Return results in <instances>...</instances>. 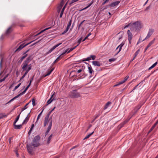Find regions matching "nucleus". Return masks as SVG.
<instances>
[{
	"instance_id": "1",
	"label": "nucleus",
	"mask_w": 158,
	"mask_h": 158,
	"mask_svg": "<svg viewBox=\"0 0 158 158\" xmlns=\"http://www.w3.org/2000/svg\"><path fill=\"white\" fill-rule=\"evenodd\" d=\"M40 138L39 135L36 136L34 138L32 143L29 145H27L28 152L29 154H32L35 148L38 147L40 145Z\"/></svg>"
},
{
	"instance_id": "2",
	"label": "nucleus",
	"mask_w": 158,
	"mask_h": 158,
	"mask_svg": "<svg viewBox=\"0 0 158 158\" xmlns=\"http://www.w3.org/2000/svg\"><path fill=\"white\" fill-rule=\"evenodd\" d=\"M30 57L27 58L22 64V69L23 71H25V73L27 74L28 72L31 69V64L28 65L31 61Z\"/></svg>"
},
{
	"instance_id": "3",
	"label": "nucleus",
	"mask_w": 158,
	"mask_h": 158,
	"mask_svg": "<svg viewBox=\"0 0 158 158\" xmlns=\"http://www.w3.org/2000/svg\"><path fill=\"white\" fill-rule=\"evenodd\" d=\"M30 57L27 58L22 64V69L23 71H25V73L27 74L28 72L31 69V64L28 65L31 61Z\"/></svg>"
},
{
	"instance_id": "4",
	"label": "nucleus",
	"mask_w": 158,
	"mask_h": 158,
	"mask_svg": "<svg viewBox=\"0 0 158 158\" xmlns=\"http://www.w3.org/2000/svg\"><path fill=\"white\" fill-rule=\"evenodd\" d=\"M142 27L140 22L137 21L131 24L130 27L131 31H136L139 30Z\"/></svg>"
},
{
	"instance_id": "5",
	"label": "nucleus",
	"mask_w": 158,
	"mask_h": 158,
	"mask_svg": "<svg viewBox=\"0 0 158 158\" xmlns=\"http://www.w3.org/2000/svg\"><path fill=\"white\" fill-rule=\"evenodd\" d=\"M52 123V117H45L44 118V126L45 127L48 125V128H51Z\"/></svg>"
},
{
	"instance_id": "6",
	"label": "nucleus",
	"mask_w": 158,
	"mask_h": 158,
	"mask_svg": "<svg viewBox=\"0 0 158 158\" xmlns=\"http://www.w3.org/2000/svg\"><path fill=\"white\" fill-rule=\"evenodd\" d=\"M77 89L72 90L69 93V96L72 98H77L81 96L79 93L77 92Z\"/></svg>"
},
{
	"instance_id": "7",
	"label": "nucleus",
	"mask_w": 158,
	"mask_h": 158,
	"mask_svg": "<svg viewBox=\"0 0 158 158\" xmlns=\"http://www.w3.org/2000/svg\"><path fill=\"white\" fill-rule=\"evenodd\" d=\"M28 88H29V87H26V88L24 90L23 92H22V93H20V94H19L18 95H17L16 96L14 97V98H13L11 99L9 101V102H12V101H14L15 99L19 97L20 96L23 95V94H24L26 92L27 90V89H28Z\"/></svg>"
},
{
	"instance_id": "8",
	"label": "nucleus",
	"mask_w": 158,
	"mask_h": 158,
	"mask_svg": "<svg viewBox=\"0 0 158 158\" xmlns=\"http://www.w3.org/2000/svg\"><path fill=\"white\" fill-rule=\"evenodd\" d=\"M28 88H29V87H26V88L24 90L23 92H22V93H20V94H19L18 95H17L16 96L14 97V98H13L11 99L9 101V102H12V101H14L15 99L19 97L20 96L23 95V94H24L26 92L27 90V89H28Z\"/></svg>"
},
{
	"instance_id": "9",
	"label": "nucleus",
	"mask_w": 158,
	"mask_h": 158,
	"mask_svg": "<svg viewBox=\"0 0 158 158\" xmlns=\"http://www.w3.org/2000/svg\"><path fill=\"white\" fill-rule=\"evenodd\" d=\"M128 34V40L129 41V44H131V40L132 38L133 35L131 32L130 30H128L127 31Z\"/></svg>"
},
{
	"instance_id": "10",
	"label": "nucleus",
	"mask_w": 158,
	"mask_h": 158,
	"mask_svg": "<svg viewBox=\"0 0 158 158\" xmlns=\"http://www.w3.org/2000/svg\"><path fill=\"white\" fill-rule=\"evenodd\" d=\"M154 32V29H149L148 30V33L147 34V36L145 37L144 40H146L149 38L152 35Z\"/></svg>"
},
{
	"instance_id": "11",
	"label": "nucleus",
	"mask_w": 158,
	"mask_h": 158,
	"mask_svg": "<svg viewBox=\"0 0 158 158\" xmlns=\"http://www.w3.org/2000/svg\"><path fill=\"white\" fill-rule=\"evenodd\" d=\"M140 108V107L139 106H137L135 107L134 109L131 113V118L135 114Z\"/></svg>"
},
{
	"instance_id": "12",
	"label": "nucleus",
	"mask_w": 158,
	"mask_h": 158,
	"mask_svg": "<svg viewBox=\"0 0 158 158\" xmlns=\"http://www.w3.org/2000/svg\"><path fill=\"white\" fill-rule=\"evenodd\" d=\"M128 78H129V76H126L124 78V79L123 80H121L120 82H119L118 83L114 85V87H116V86L119 85H121V84H123L127 80V79H128Z\"/></svg>"
},
{
	"instance_id": "13",
	"label": "nucleus",
	"mask_w": 158,
	"mask_h": 158,
	"mask_svg": "<svg viewBox=\"0 0 158 158\" xmlns=\"http://www.w3.org/2000/svg\"><path fill=\"white\" fill-rule=\"evenodd\" d=\"M31 42H30L28 43L27 44H21L19 47L16 50L15 52L16 51H19L21 50L23 48L26 46L28 45L29 44H30Z\"/></svg>"
},
{
	"instance_id": "14",
	"label": "nucleus",
	"mask_w": 158,
	"mask_h": 158,
	"mask_svg": "<svg viewBox=\"0 0 158 158\" xmlns=\"http://www.w3.org/2000/svg\"><path fill=\"white\" fill-rule=\"evenodd\" d=\"M30 112L29 113V114H27V116L26 117L25 119L23 121V122L22 123V125H23L24 124H26L27 123L28 121L29 118L30 117Z\"/></svg>"
},
{
	"instance_id": "15",
	"label": "nucleus",
	"mask_w": 158,
	"mask_h": 158,
	"mask_svg": "<svg viewBox=\"0 0 158 158\" xmlns=\"http://www.w3.org/2000/svg\"><path fill=\"white\" fill-rule=\"evenodd\" d=\"M61 44V43H60L54 46L48 52L47 54H48L51 52L55 49L60 45Z\"/></svg>"
},
{
	"instance_id": "16",
	"label": "nucleus",
	"mask_w": 158,
	"mask_h": 158,
	"mask_svg": "<svg viewBox=\"0 0 158 158\" xmlns=\"http://www.w3.org/2000/svg\"><path fill=\"white\" fill-rule=\"evenodd\" d=\"M92 63V64L94 66H100L101 64V63L98 61H93Z\"/></svg>"
},
{
	"instance_id": "17",
	"label": "nucleus",
	"mask_w": 158,
	"mask_h": 158,
	"mask_svg": "<svg viewBox=\"0 0 158 158\" xmlns=\"http://www.w3.org/2000/svg\"><path fill=\"white\" fill-rule=\"evenodd\" d=\"M120 3V1H116V2H113L111 3L110 5V6L111 7H114L115 6L117 5L119 3Z\"/></svg>"
},
{
	"instance_id": "18",
	"label": "nucleus",
	"mask_w": 158,
	"mask_h": 158,
	"mask_svg": "<svg viewBox=\"0 0 158 158\" xmlns=\"http://www.w3.org/2000/svg\"><path fill=\"white\" fill-rule=\"evenodd\" d=\"M88 69L89 72V73L91 74V75L93 73H94V71L93 70L91 66L89 64V66H88Z\"/></svg>"
},
{
	"instance_id": "19",
	"label": "nucleus",
	"mask_w": 158,
	"mask_h": 158,
	"mask_svg": "<svg viewBox=\"0 0 158 158\" xmlns=\"http://www.w3.org/2000/svg\"><path fill=\"white\" fill-rule=\"evenodd\" d=\"M158 123V120L152 126V127L150 129V130L148 133H150V132H151L152 131V130L154 129V128L156 126L157 124Z\"/></svg>"
},
{
	"instance_id": "20",
	"label": "nucleus",
	"mask_w": 158,
	"mask_h": 158,
	"mask_svg": "<svg viewBox=\"0 0 158 158\" xmlns=\"http://www.w3.org/2000/svg\"><path fill=\"white\" fill-rule=\"evenodd\" d=\"M22 125H16L14 123V128L15 129H20L22 127Z\"/></svg>"
},
{
	"instance_id": "21",
	"label": "nucleus",
	"mask_w": 158,
	"mask_h": 158,
	"mask_svg": "<svg viewBox=\"0 0 158 158\" xmlns=\"http://www.w3.org/2000/svg\"><path fill=\"white\" fill-rule=\"evenodd\" d=\"M139 52V50H138L137 51H136L135 52V53L134 55V57L131 60V61H133L135 58L136 56H137V55L138 54Z\"/></svg>"
},
{
	"instance_id": "22",
	"label": "nucleus",
	"mask_w": 158,
	"mask_h": 158,
	"mask_svg": "<svg viewBox=\"0 0 158 158\" xmlns=\"http://www.w3.org/2000/svg\"><path fill=\"white\" fill-rule=\"evenodd\" d=\"M156 40V39L154 38L153 39L150 41L148 45V47H150L154 43Z\"/></svg>"
},
{
	"instance_id": "23",
	"label": "nucleus",
	"mask_w": 158,
	"mask_h": 158,
	"mask_svg": "<svg viewBox=\"0 0 158 158\" xmlns=\"http://www.w3.org/2000/svg\"><path fill=\"white\" fill-rule=\"evenodd\" d=\"M111 104V102H108L105 105V106L104 107V109H106Z\"/></svg>"
},
{
	"instance_id": "24",
	"label": "nucleus",
	"mask_w": 158,
	"mask_h": 158,
	"mask_svg": "<svg viewBox=\"0 0 158 158\" xmlns=\"http://www.w3.org/2000/svg\"><path fill=\"white\" fill-rule=\"evenodd\" d=\"M12 31V27H9L6 31V34H8L10 33Z\"/></svg>"
},
{
	"instance_id": "25",
	"label": "nucleus",
	"mask_w": 158,
	"mask_h": 158,
	"mask_svg": "<svg viewBox=\"0 0 158 158\" xmlns=\"http://www.w3.org/2000/svg\"><path fill=\"white\" fill-rule=\"evenodd\" d=\"M157 64V62H156L155 63H154L152 66H151L150 67L148 68V70H150L154 67Z\"/></svg>"
},
{
	"instance_id": "26",
	"label": "nucleus",
	"mask_w": 158,
	"mask_h": 158,
	"mask_svg": "<svg viewBox=\"0 0 158 158\" xmlns=\"http://www.w3.org/2000/svg\"><path fill=\"white\" fill-rule=\"evenodd\" d=\"M52 135H50V136L48 137V140H47V143L49 144L50 143V140L51 139H52Z\"/></svg>"
},
{
	"instance_id": "27",
	"label": "nucleus",
	"mask_w": 158,
	"mask_h": 158,
	"mask_svg": "<svg viewBox=\"0 0 158 158\" xmlns=\"http://www.w3.org/2000/svg\"><path fill=\"white\" fill-rule=\"evenodd\" d=\"M53 95V94L51 96V97L48 100V101L47 103H48L47 105H48L49 104H50L53 100V99H52V98Z\"/></svg>"
},
{
	"instance_id": "28",
	"label": "nucleus",
	"mask_w": 158,
	"mask_h": 158,
	"mask_svg": "<svg viewBox=\"0 0 158 158\" xmlns=\"http://www.w3.org/2000/svg\"><path fill=\"white\" fill-rule=\"evenodd\" d=\"M124 45V44H123L122 43L120 44L119 45L118 47L116 49L119 48V51L118 52H119L122 49V47H123V45Z\"/></svg>"
},
{
	"instance_id": "29",
	"label": "nucleus",
	"mask_w": 158,
	"mask_h": 158,
	"mask_svg": "<svg viewBox=\"0 0 158 158\" xmlns=\"http://www.w3.org/2000/svg\"><path fill=\"white\" fill-rule=\"evenodd\" d=\"M94 131L92 132L91 133L87 135V136H86L85 137L84 139V140H85L86 139H88L89 138L91 135H92L94 133Z\"/></svg>"
},
{
	"instance_id": "30",
	"label": "nucleus",
	"mask_w": 158,
	"mask_h": 158,
	"mask_svg": "<svg viewBox=\"0 0 158 158\" xmlns=\"http://www.w3.org/2000/svg\"><path fill=\"white\" fill-rule=\"evenodd\" d=\"M43 110H42V111L38 115V116H37V120H36V123L37 122V121L40 119V117L41 116V115L42 114V112H43Z\"/></svg>"
},
{
	"instance_id": "31",
	"label": "nucleus",
	"mask_w": 158,
	"mask_h": 158,
	"mask_svg": "<svg viewBox=\"0 0 158 158\" xmlns=\"http://www.w3.org/2000/svg\"><path fill=\"white\" fill-rule=\"evenodd\" d=\"M29 102L27 103L24 106V107L22 109V111H23L27 108V106L29 104Z\"/></svg>"
},
{
	"instance_id": "32",
	"label": "nucleus",
	"mask_w": 158,
	"mask_h": 158,
	"mask_svg": "<svg viewBox=\"0 0 158 158\" xmlns=\"http://www.w3.org/2000/svg\"><path fill=\"white\" fill-rule=\"evenodd\" d=\"M54 69V68H52L50 70H48L47 73V75L49 76L50 75L51 73L53 71Z\"/></svg>"
},
{
	"instance_id": "33",
	"label": "nucleus",
	"mask_w": 158,
	"mask_h": 158,
	"mask_svg": "<svg viewBox=\"0 0 158 158\" xmlns=\"http://www.w3.org/2000/svg\"><path fill=\"white\" fill-rule=\"evenodd\" d=\"M61 57V56H59L54 61L53 63L54 64L56 62L60 60V58Z\"/></svg>"
},
{
	"instance_id": "34",
	"label": "nucleus",
	"mask_w": 158,
	"mask_h": 158,
	"mask_svg": "<svg viewBox=\"0 0 158 158\" xmlns=\"http://www.w3.org/2000/svg\"><path fill=\"white\" fill-rule=\"evenodd\" d=\"M19 116H20V114H19V115H18L17 116L15 120V121L14 122V123L16 124V123L18 121V120L19 118Z\"/></svg>"
},
{
	"instance_id": "35",
	"label": "nucleus",
	"mask_w": 158,
	"mask_h": 158,
	"mask_svg": "<svg viewBox=\"0 0 158 158\" xmlns=\"http://www.w3.org/2000/svg\"><path fill=\"white\" fill-rule=\"evenodd\" d=\"M51 28V27H48V28H47L45 29H44V30L41 31L40 33H39L37 35H38L40 34L41 33L43 32H44V31L46 30H48L50 28Z\"/></svg>"
},
{
	"instance_id": "36",
	"label": "nucleus",
	"mask_w": 158,
	"mask_h": 158,
	"mask_svg": "<svg viewBox=\"0 0 158 158\" xmlns=\"http://www.w3.org/2000/svg\"><path fill=\"white\" fill-rule=\"evenodd\" d=\"M53 20H50L49 21V23H48L49 26H51L53 25Z\"/></svg>"
},
{
	"instance_id": "37",
	"label": "nucleus",
	"mask_w": 158,
	"mask_h": 158,
	"mask_svg": "<svg viewBox=\"0 0 158 158\" xmlns=\"http://www.w3.org/2000/svg\"><path fill=\"white\" fill-rule=\"evenodd\" d=\"M144 40V39L143 40H142L141 39V37H140V38H139V40L138 41V42H137V45H138L139 43H140L142 41H143L144 40Z\"/></svg>"
},
{
	"instance_id": "38",
	"label": "nucleus",
	"mask_w": 158,
	"mask_h": 158,
	"mask_svg": "<svg viewBox=\"0 0 158 158\" xmlns=\"http://www.w3.org/2000/svg\"><path fill=\"white\" fill-rule=\"evenodd\" d=\"M69 29L68 28H66V29L64 31V32L62 33V35L66 33Z\"/></svg>"
},
{
	"instance_id": "39",
	"label": "nucleus",
	"mask_w": 158,
	"mask_h": 158,
	"mask_svg": "<svg viewBox=\"0 0 158 158\" xmlns=\"http://www.w3.org/2000/svg\"><path fill=\"white\" fill-rule=\"evenodd\" d=\"M51 128H48L47 129V131L45 132V135H46L47 134H48V132L50 131Z\"/></svg>"
},
{
	"instance_id": "40",
	"label": "nucleus",
	"mask_w": 158,
	"mask_h": 158,
	"mask_svg": "<svg viewBox=\"0 0 158 158\" xmlns=\"http://www.w3.org/2000/svg\"><path fill=\"white\" fill-rule=\"evenodd\" d=\"M82 40V38L81 37L80 39L78 40L77 43H78V44L77 45V46H78L81 43V41Z\"/></svg>"
},
{
	"instance_id": "41",
	"label": "nucleus",
	"mask_w": 158,
	"mask_h": 158,
	"mask_svg": "<svg viewBox=\"0 0 158 158\" xmlns=\"http://www.w3.org/2000/svg\"><path fill=\"white\" fill-rule=\"evenodd\" d=\"M85 20H84L83 21H82L80 23V24L79 25H78V29H80L81 26V25L83 24V23L85 21Z\"/></svg>"
},
{
	"instance_id": "42",
	"label": "nucleus",
	"mask_w": 158,
	"mask_h": 158,
	"mask_svg": "<svg viewBox=\"0 0 158 158\" xmlns=\"http://www.w3.org/2000/svg\"><path fill=\"white\" fill-rule=\"evenodd\" d=\"M52 112V110L48 112V113L46 115V117H49L50 115V114H51V113Z\"/></svg>"
},
{
	"instance_id": "43",
	"label": "nucleus",
	"mask_w": 158,
	"mask_h": 158,
	"mask_svg": "<svg viewBox=\"0 0 158 158\" xmlns=\"http://www.w3.org/2000/svg\"><path fill=\"white\" fill-rule=\"evenodd\" d=\"M93 3V1H92L91 2V3L89 4L86 7V8H89V7Z\"/></svg>"
},
{
	"instance_id": "44",
	"label": "nucleus",
	"mask_w": 158,
	"mask_h": 158,
	"mask_svg": "<svg viewBox=\"0 0 158 158\" xmlns=\"http://www.w3.org/2000/svg\"><path fill=\"white\" fill-rule=\"evenodd\" d=\"M90 56L91 59L92 58L93 60H95L96 58V56L94 55H91Z\"/></svg>"
},
{
	"instance_id": "45",
	"label": "nucleus",
	"mask_w": 158,
	"mask_h": 158,
	"mask_svg": "<svg viewBox=\"0 0 158 158\" xmlns=\"http://www.w3.org/2000/svg\"><path fill=\"white\" fill-rule=\"evenodd\" d=\"M91 60L90 56L89 57H88L83 61H89Z\"/></svg>"
},
{
	"instance_id": "46",
	"label": "nucleus",
	"mask_w": 158,
	"mask_h": 158,
	"mask_svg": "<svg viewBox=\"0 0 158 158\" xmlns=\"http://www.w3.org/2000/svg\"><path fill=\"white\" fill-rule=\"evenodd\" d=\"M69 50V49H67L66 50V51H65V52L62 53L60 56H63V55H64L66 53H67V50Z\"/></svg>"
},
{
	"instance_id": "47",
	"label": "nucleus",
	"mask_w": 158,
	"mask_h": 158,
	"mask_svg": "<svg viewBox=\"0 0 158 158\" xmlns=\"http://www.w3.org/2000/svg\"><path fill=\"white\" fill-rule=\"evenodd\" d=\"M32 105L33 106H35V99H33L32 100Z\"/></svg>"
},
{
	"instance_id": "48",
	"label": "nucleus",
	"mask_w": 158,
	"mask_h": 158,
	"mask_svg": "<svg viewBox=\"0 0 158 158\" xmlns=\"http://www.w3.org/2000/svg\"><path fill=\"white\" fill-rule=\"evenodd\" d=\"M74 50V48H71L68 51V52H67V53H69L70 52L72 51L73 50Z\"/></svg>"
},
{
	"instance_id": "49",
	"label": "nucleus",
	"mask_w": 158,
	"mask_h": 158,
	"mask_svg": "<svg viewBox=\"0 0 158 158\" xmlns=\"http://www.w3.org/2000/svg\"><path fill=\"white\" fill-rule=\"evenodd\" d=\"M64 12H63L62 11H61L60 15V17L61 18L62 17L63 14Z\"/></svg>"
},
{
	"instance_id": "50",
	"label": "nucleus",
	"mask_w": 158,
	"mask_h": 158,
	"mask_svg": "<svg viewBox=\"0 0 158 158\" xmlns=\"http://www.w3.org/2000/svg\"><path fill=\"white\" fill-rule=\"evenodd\" d=\"M27 56V54H26L24 56H23L22 57V59H23L25 58Z\"/></svg>"
},
{
	"instance_id": "51",
	"label": "nucleus",
	"mask_w": 158,
	"mask_h": 158,
	"mask_svg": "<svg viewBox=\"0 0 158 158\" xmlns=\"http://www.w3.org/2000/svg\"><path fill=\"white\" fill-rule=\"evenodd\" d=\"M5 78L4 77L2 79H0V83H1L3 81H4L5 80Z\"/></svg>"
},
{
	"instance_id": "52",
	"label": "nucleus",
	"mask_w": 158,
	"mask_h": 158,
	"mask_svg": "<svg viewBox=\"0 0 158 158\" xmlns=\"http://www.w3.org/2000/svg\"><path fill=\"white\" fill-rule=\"evenodd\" d=\"M131 24H128L125 27V28H126V27H128L129 26H130H130Z\"/></svg>"
},
{
	"instance_id": "53",
	"label": "nucleus",
	"mask_w": 158,
	"mask_h": 158,
	"mask_svg": "<svg viewBox=\"0 0 158 158\" xmlns=\"http://www.w3.org/2000/svg\"><path fill=\"white\" fill-rule=\"evenodd\" d=\"M19 87H18V86L17 85L15 87V88H14V89L13 91H15L16 89H18Z\"/></svg>"
},
{
	"instance_id": "54",
	"label": "nucleus",
	"mask_w": 158,
	"mask_h": 158,
	"mask_svg": "<svg viewBox=\"0 0 158 158\" xmlns=\"http://www.w3.org/2000/svg\"><path fill=\"white\" fill-rule=\"evenodd\" d=\"M109 0H105V1L103 3V5L105 4L106 2L108 1Z\"/></svg>"
},
{
	"instance_id": "55",
	"label": "nucleus",
	"mask_w": 158,
	"mask_h": 158,
	"mask_svg": "<svg viewBox=\"0 0 158 158\" xmlns=\"http://www.w3.org/2000/svg\"><path fill=\"white\" fill-rule=\"evenodd\" d=\"M86 9H87V8H86V7H85V8H83V9H81V10H80V11H82V10H85Z\"/></svg>"
},
{
	"instance_id": "56",
	"label": "nucleus",
	"mask_w": 158,
	"mask_h": 158,
	"mask_svg": "<svg viewBox=\"0 0 158 158\" xmlns=\"http://www.w3.org/2000/svg\"><path fill=\"white\" fill-rule=\"evenodd\" d=\"M62 6H60V5H59V6H58V9H60V10H61V9L62 8Z\"/></svg>"
},
{
	"instance_id": "57",
	"label": "nucleus",
	"mask_w": 158,
	"mask_h": 158,
	"mask_svg": "<svg viewBox=\"0 0 158 158\" xmlns=\"http://www.w3.org/2000/svg\"><path fill=\"white\" fill-rule=\"evenodd\" d=\"M63 4H64L63 2L62 1L61 2V3H60V6H61L62 7Z\"/></svg>"
},
{
	"instance_id": "58",
	"label": "nucleus",
	"mask_w": 158,
	"mask_h": 158,
	"mask_svg": "<svg viewBox=\"0 0 158 158\" xmlns=\"http://www.w3.org/2000/svg\"><path fill=\"white\" fill-rule=\"evenodd\" d=\"M71 25L70 24H68L67 26V28H68L69 29L70 26H71Z\"/></svg>"
},
{
	"instance_id": "59",
	"label": "nucleus",
	"mask_w": 158,
	"mask_h": 158,
	"mask_svg": "<svg viewBox=\"0 0 158 158\" xmlns=\"http://www.w3.org/2000/svg\"><path fill=\"white\" fill-rule=\"evenodd\" d=\"M82 71V69H79L77 71V73H80Z\"/></svg>"
},
{
	"instance_id": "60",
	"label": "nucleus",
	"mask_w": 158,
	"mask_h": 158,
	"mask_svg": "<svg viewBox=\"0 0 158 158\" xmlns=\"http://www.w3.org/2000/svg\"><path fill=\"white\" fill-rule=\"evenodd\" d=\"M34 124H32L31 125V127L30 129H31V130H32V129H33V127H34Z\"/></svg>"
},
{
	"instance_id": "61",
	"label": "nucleus",
	"mask_w": 158,
	"mask_h": 158,
	"mask_svg": "<svg viewBox=\"0 0 158 158\" xmlns=\"http://www.w3.org/2000/svg\"><path fill=\"white\" fill-rule=\"evenodd\" d=\"M32 130L31 129H30V130H29L28 132V134L30 135L31 132V131H32Z\"/></svg>"
},
{
	"instance_id": "62",
	"label": "nucleus",
	"mask_w": 158,
	"mask_h": 158,
	"mask_svg": "<svg viewBox=\"0 0 158 158\" xmlns=\"http://www.w3.org/2000/svg\"><path fill=\"white\" fill-rule=\"evenodd\" d=\"M4 39V37L3 35H2L0 38V40H2Z\"/></svg>"
},
{
	"instance_id": "63",
	"label": "nucleus",
	"mask_w": 158,
	"mask_h": 158,
	"mask_svg": "<svg viewBox=\"0 0 158 158\" xmlns=\"http://www.w3.org/2000/svg\"><path fill=\"white\" fill-rule=\"evenodd\" d=\"M114 59H110L109 60V61H114Z\"/></svg>"
},
{
	"instance_id": "64",
	"label": "nucleus",
	"mask_w": 158,
	"mask_h": 158,
	"mask_svg": "<svg viewBox=\"0 0 158 158\" xmlns=\"http://www.w3.org/2000/svg\"><path fill=\"white\" fill-rule=\"evenodd\" d=\"M8 75H9V74H6L4 77L5 79H6L8 77Z\"/></svg>"
}]
</instances>
